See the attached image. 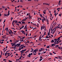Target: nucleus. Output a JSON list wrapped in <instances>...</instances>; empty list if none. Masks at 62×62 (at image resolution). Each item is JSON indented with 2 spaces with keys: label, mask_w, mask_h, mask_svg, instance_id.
<instances>
[{
  "label": "nucleus",
  "mask_w": 62,
  "mask_h": 62,
  "mask_svg": "<svg viewBox=\"0 0 62 62\" xmlns=\"http://www.w3.org/2000/svg\"><path fill=\"white\" fill-rule=\"evenodd\" d=\"M35 52V51H34V50L33 51H32V53H33L34 55H36V54H35L34 53Z\"/></svg>",
  "instance_id": "nucleus-5"
},
{
  "label": "nucleus",
  "mask_w": 62,
  "mask_h": 62,
  "mask_svg": "<svg viewBox=\"0 0 62 62\" xmlns=\"http://www.w3.org/2000/svg\"><path fill=\"white\" fill-rule=\"evenodd\" d=\"M43 59H41L40 58V59L39 60L40 61H41Z\"/></svg>",
  "instance_id": "nucleus-25"
},
{
  "label": "nucleus",
  "mask_w": 62,
  "mask_h": 62,
  "mask_svg": "<svg viewBox=\"0 0 62 62\" xmlns=\"http://www.w3.org/2000/svg\"><path fill=\"white\" fill-rule=\"evenodd\" d=\"M43 5H46V3H43Z\"/></svg>",
  "instance_id": "nucleus-49"
},
{
  "label": "nucleus",
  "mask_w": 62,
  "mask_h": 62,
  "mask_svg": "<svg viewBox=\"0 0 62 62\" xmlns=\"http://www.w3.org/2000/svg\"><path fill=\"white\" fill-rule=\"evenodd\" d=\"M31 49L32 51H34V50H33V48H31Z\"/></svg>",
  "instance_id": "nucleus-36"
},
{
  "label": "nucleus",
  "mask_w": 62,
  "mask_h": 62,
  "mask_svg": "<svg viewBox=\"0 0 62 62\" xmlns=\"http://www.w3.org/2000/svg\"><path fill=\"white\" fill-rule=\"evenodd\" d=\"M51 53H49V54H50V55H53Z\"/></svg>",
  "instance_id": "nucleus-24"
},
{
  "label": "nucleus",
  "mask_w": 62,
  "mask_h": 62,
  "mask_svg": "<svg viewBox=\"0 0 62 62\" xmlns=\"http://www.w3.org/2000/svg\"><path fill=\"white\" fill-rule=\"evenodd\" d=\"M61 3V0H60L59 1V2L58 3Z\"/></svg>",
  "instance_id": "nucleus-45"
},
{
  "label": "nucleus",
  "mask_w": 62,
  "mask_h": 62,
  "mask_svg": "<svg viewBox=\"0 0 62 62\" xmlns=\"http://www.w3.org/2000/svg\"><path fill=\"white\" fill-rule=\"evenodd\" d=\"M3 41H2L1 42V44H2V43H3Z\"/></svg>",
  "instance_id": "nucleus-60"
},
{
  "label": "nucleus",
  "mask_w": 62,
  "mask_h": 62,
  "mask_svg": "<svg viewBox=\"0 0 62 62\" xmlns=\"http://www.w3.org/2000/svg\"><path fill=\"white\" fill-rule=\"evenodd\" d=\"M19 40H17V41H16V42H18L19 41Z\"/></svg>",
  "instance_id": "nucleus-44"
},
{
  "label": "nucleus",
  "mask_w": 62,
  "mask_h": 62,
  "mask_svg": "<svg viewBox=\"0 0 62 62\" xmlns=\"http://www.w3.org/2000/svg\"><path fill=\"white\" fill-rule=\"evenodd\" d=\"M34 50H35V51L37 52V51H38V50H37V49H35Z\"/></svg>",
  "instance_id": "nucleus-35"
},
{
  "label": "nucleus",
  "mask_w": 62,
  "mask_h": 62,
  "mask_svg": "<svg viewBox=\"0 0 62 62\" xmlns=\"http://www.w3.org/2000/svg\"><path fill=\"white\" fill-rule=\"evenodd\" d=\"M46 5H48V6H49V4H47V3H46Z\"/></svg>",
  "instance_id": "nucleus-41"
},
{
  "label": "nucleus",
  "mask_w": 62,
  "mask_h": 62,
  "mask_svg": "<svg viewBox=\"0 0 62 62\" xmlns=\"http://www.w3.org/2000/svg\"><path fill=\"white\" fill-rule=\"evenodd\" d=\"M22 27H21L19 29L20 30H21V29H22Z\"/></svg>",
  "instance_id": "nucleus-53"
},
{
  "label": "nucleus",
  "mask_w": 62,
  "mask_h": 62,
  "mask_svg": "<svg viewBox=\"0 0 62 62\" xmlns=\"http://www.w3.org/2000/svg\"><path fill=\"white\" fill-rule=\"evenodd\" d=\"M53 54H56V53H55L54 52H53Z\"/></svg>",
  "instance_id": "nucleus-23"
},
{
  "label": "nucleus",
  "mask_w": 62,
  "mask_h": 62,
  "mask_svg": "<svg viewBox=\"0 0 62 62\" xmlns=\"http://www.w3.org/2000/svg\"><path fill=\"white\" fill-rule=\"evenodd\" d=\"M21 32L23 34H24V31H21Z\"/></svg>",
  "instance_id": "nucleus-10"
},
{
  "label": "nucleus",
  "mask_w": 62,
  "mask_h": 62,
  "mask_svg": "<svg viewBox=\"0 0 62 62\" xmlns=\"http://www.w3.org/2000/svg\"><path fill=\"white\" fill-rule=\"evenodd\" d=\"M50 31H49L48 33V34H50Z\"/></svg>",
  "instance_id": "nucleus-64"
},
{
  "label": "nucleus",
  "mask_w": 62,
  "mask_h": 62,
  "mask_svg": "<svg viewBox=\"0 0 62 62\" xmlns=\"http://www.w3.org/2000/svg\"><path fill=\"white\" fill-rule=\"evenodd\" d=\"M58 4L59 6H60V5H61V4L60 3H58Z\"/></svg>",
  "instance_id": "nucleus-38"
},
{
  "label": "nucleus",
  "mask_w": 62,
  "mask_h": 62,
  "mask_svg": "<svg viewBox=\"0 0 62 62\" xmlns=\"http://www.w3.org/2000/svg\"><path fill=\"white\" fill-rule=\"evenodd\" d=\"M20 45H21V44H17V46L18 45V46H20Z\"/></svg>",
  "instance_id": "nucleus-13"
},
{
  "label": "nucleus",
  "mask_w": 62,
  "mask_h": 62,
  "mask_svg": "<svg viewBox=\"0 0 62 62\" xmlns=\"http://www.w3.org/2000/svg\"><path fill=\"white\" fill-rule=\"evenodd\" d=\"M8 14H7V15L8 16H9V14H10V13H8Z\"/></svg>",
  "instance_id": "nucleus-22"
},
{
  "label": "nucleus",
  "mask_w": 62,
  "mask_h": 62,
  "mask_svg": "<svg viewBox=\"0 0 62 62\" xmlns=\"http://www.w3.org/2000/svg\"><path fill=\"white\" fill-rule=\"evenodd\" d=\"M15 22V23H18V22H17V20H16Z\"/></svg>",
  "instance_id": "nucleus-11"
},
{
  "label": "nucleus",
  "mask_w": 62,
  "mask_h": 62,
  "mask_svg": "<svg viewBox=\"0 0 62 62\" xmlns=\"http://www.w3.org/2000/svg\"><path fill=\"white\" fill-rule=\"evenodd\" d=\"M30 27L31 28H32V29H33V27H32V28L31 26H30Z\"/></svg>",
  "instance_id": "nucleus-50"
},
{
  "label": "nucleus",
  "mask_w": 62,
  "mask_h": 62,
  "mask_svg": "<svg viewBox=\"0 0 62 62\" xmlns=\"http://www.w3.org/2000/svg\"><path fill=\"white\" fill-rule=\"evenodd\" d=\"M57 40H60V38H58L57 39Z\"/></svg>",
  "instance_id": "nucleus-33"
},
{
  "label": "nucleus",
  "mask_w": 62,
  "mask_h": 62,
  "mask_svg": "<svg viewBox=\"0 0 62 62\" xmlns=\"http://www.w3.org/2000/svg\"><path fill=\"white\" fill-rule=\"evenodd\" d=\"M13 45L14 46V45L16 44V43H13Z\"/></svg>",
  "instance_id": "nucleus-17"
},
{
  "label": "nucleus",
  "mask_w": 62,
  "mask_h": 62,
  "mask_svg": "<svg viewBox=\"0 0 62 62\" xmlns=\"http://www.w3.org/2000/svg\"><path fill=\"white\" fill-rule=\"evenodd\" d=\"M11 28L12 29H14V30H15V29H14V28Z\"/></svg>",
  "instance_id": "nucleus-51"
},
{
  "label": "nucleus",
  "mask_w": 62,
  "mask_h": 62,
  "mask_svg": "<svg viewBox=\"0 0 62 62\" xmlns=\"http://www.w3.org/2000/svg\"><path fill=\"white\" fill-rule=\"evenodd\" d=\"M56 47H58V46H59V45H57L56 46H55Z\"/></svg>",
  "instance_id": "nucleus-42"
},
{
  "label": "nucleus",
  "mask_w": 62,
  "mask_h": 62,
  "mask_svg": "<svg viewBox=\"0 0 62 62\" xmlns=\"http://www.w3.org/2000/svg\"><path fill=\"white\" fill-rule=\"evenodd\" d=\"M5 24L4 23V26H3V30H4V27H5Z\"/></svg>",
  "instance_id": "nucleus-34"
},
{
  "label": "nucleus",
  "mask_w": 62,
  "mask_h": 62,
  "mask_svg": "<svg viewBox=\"0 0 62 62\" xmlns=\"http://www.w3.org/2000/svg\"><path fill=\"white\" fill-rule=\"evenodd\" d=\"M44 29V26H43V29Z\"/></svg>",
  "instance_id": "nucleus-40"
},
{
  "label": "nucleus",
  "mask_w": 62,
  "mask_h": 62,
  "mask_svg": "<svg viewBox=\"0 0 62 62\" xmlns=\"http://www.w3.org/2000/svg\"><path fill=\"white\" fill-rule=\"evenodd\" d=\"M42 58V56H40V58L41 59Z\"/></svg>",
  "instance_id": "nucleus-63"
},
{
  "label": "nucleus",
  "mask_w": 62,
  "mask_h": 62,
  "mask_svg": "<svg viewBox=\"0 0 62 62\" xmlns=\"http://www.w3.org/2000/svg\"><path fill=\"white\" fill-rule=\"evenodd\" d=\"M58 48L59 49L61 50V47L58 46Z\"/></svg>",
  "instance_id": "nucleus-14"
},
{
  "label": "nucleus",
  "mask_w": 62,
  "mask_h": 62,
  "mask_svg": "<svg viewBox=\"0 0 62 62\" xmlns=\"http://www.w3.org/2000/svg\"><path fill=\"white\" fill-rule=\"evenodd\" d=\"M29 19H32V16H31L30 15H29Z\"/></svg>",
  "instance_id": "nucleus-2"
},
{
  "label": "nucleus",
  "mask_w": 62,
  "mask_h": 62,
  "mask_svg": "<svg viewBox=\"0 0 62 62\" xmlns=\"http://www.w3.org/2000/svg\"><path fill=\"white\" fill-rule=\"evenodd\" d=\"M47 21L46 20V21L47 22V23H48V20L47 19Z\"/></svg>",
  "instance_id": "nucleus-62"
},
{
  "label": "nucleus",
  "mask_w": 62,
  "mask_h": 62,
  "mask_svg": "<svg viewBox=\"0 0 62 62\" xmlns=\"http://www.w3.org/2000/svg\"><path fill=\"white\" fill-rule=\"evenodd\" d=\"M23 46H22V47L21 48H21H20L19 49H23Z\"/></svg>",
  "instance_id": "nucleus-19"
},
{
  "label": "nucleus",
  "mask_w": 62,
  "mask_h": 62,
  "mask_svg": "<svg viewBox=\"0 0 62 62\" xmlns=\"http://www.w3.org/2000/svg\"><path fill=\"white\" fill-rule=\"evenodd\" d=\"M8 10V8H6V9H5V10Z\"/></svg>",
  "instance_id": "nucleus-56"
},
{
  "label": "nucleus",
  "mask_w": 62,
  "mask_h": 62,
  "mask_svg": "<svg viewBox=\"0 0 62 62\" xmlns=\"http://www.w3.org/2000/svg\"><path fill=\"white\" fill-rule=\"evenodd\" d=\"M55 45V44H52V47H53V46H54V45Z\"/></svg>",
  "instance_id": "nucleus-8"
},
{
  "label": "nucleus",
  "mask_w": 62,
  "mask_h": 62,
  "mask_svg": "<svg viewBox=\"0 0 62 62\" xmlns=\"http://www.w3.org/2000/svg\"><path fill=\"white\" fill-rule=\"evenodd\" d=\"M16 24V25H18V26H19V24Z\"/></svg>",
  "instance_id": "nucleus-52"
},
{
  "label": "nucleus",
  "mask_w": 62,
  "mask_h": 62,
  "mask_svg": "<svg viewBox=\"0 0 62 62\" xmlns=\"http://www.w3.org/2000/svg\"><path fill=\"white\" fill-rule=\"evenodd\" d=\"M18 50H19V51H21V49L19 48V49H18Z\"/></svg>",
  "instance_id": "nucleus-58"
},
{
  "label": "nucleus",
  "mask_w": 62,
  "mask_h": 62,
  "mask_svg": "<svg viewBox=\"0 0 62 62\" xmlns=\"http://www.w3.org/2000/svg\"><path fill=\"white\" fill-rule=\"evenodd\" d=\"M59 9V10H60V8H58L57 9V10H58V9Z\"/></svg>",
  "instance_id": "nucleus-39"
},
{
  "label": "nucleus",
  "mask_w": 62,
  "mask_h": 62,
  "mask_svg": "<svg viewBox=\"0 0 62 62\" xmlns=\"http://www.w3.org/2000/svg\"><path fill=\"white\" fill-rule=\"evenodd\" d=\"M59 16H60V17H61V14H59Z\"/></svg>",
  "instance_id": "nucleus-30"
},
{
  "label": "nucleus",
  "mask_w": 62,
  "mask_h": 62,
  "mask_svg": "<svg viewBox=\"0 0 62 62\" xmlns=\"http://www.w3.org/2000/svg\"><path fill=\"white\" fill-rule=\"evenodd\" d=\"M15 47H17V44L16 45H15Z\"/></svg>",
  "instance_id": "nucleus-59"
},
{
  "label": "nucleus",
  "mask_w": 62,
  "mask_h": 62,
  "mask_svg": "<svg viewBox=\"0 0 62 62\" xmlns=\"http://www.w3.org/2000/svg\"><path fill=\"white\" fill-rule=\"evenodd\" d=\"M53 28V26H52V28H51V31H52V29Z\"/></svg>",
  "instance_id": "nucleus-20"
},
{
  "label": "nucleus",
  "mask_w": 62,
  "mask_h": 62,
  "mask_svg": "<svg viewBox=\"0 0 62 62\" xmlns=\"http://www.w3.org/2000/svg\"><path fill=\"white\" fill-rule=\"evenodd\" d=\"M27 27V25H26L25 26L24 28V29H25Z\"/></svg>",
  "instance_id": "nucleus-6"
},
{
  "label": "nucleus",
  "mask_w": 62,
  "mask_h": 62,
  "mask_svg": "<svg viewBox=\"0 0 62 62\" xmlns=\"http://www.w3.org/2000/svg\"><path fill=\"white\" fill-rule=\"evenodd\" d=\"M39 39H41V36H40L39 37Z\"/></svg>",
  "instance_id": "nucleus-55"
},
{
  "label": "nucleus",
  "mask_w": 62,
  "mask_h": 62,
  "mask_svg": "<svg viewBox=\"0 0 62 62\" xmlns=\"http://www.w3.org/2000/svg\"><path fill=\"white\" fill-rule=\"evenodd\" d=\"M59 40H58L57 41H56V43H58V42L59 41Z\"/></svg>",
  "instance_id": "nucleus-47"
},
{
  "label": "nucleus",
  "mask_w": 62,
  "mask_h": 62,
  "mask_svg": "<svg viewBox=\"0 0 62 62\" xmlns=\"http://www.w3.org/2000/svg\"><path fill=\"white\" fill-rule=\"evenodd\" d=\"M34 53H35V54H37V52L36 51V50H34Z\"/></svg>",
  "instance_id": "nucleus-15"
},
{
  "label": "nucleus",
  "mask_w": 62,
  "mask_h": 62,
  "mask_svg": "<svg viewBox=\"0 0 62 62\" xmlns=\"http://www.w3.org/2000/svg\"><path fill=\"white\" fill-rule=\"evenodd\" d=\"M43 13L44 14H46V12H45L44 11H43Z\"/></svg>",
  "instance_id": "nucleus-26"
},
{
  "label": "nucleus",
  "mask_w": 62,
  "mask_h": 62,
  "mask_svg": "<svg viewBox=\"0 0 62 62\" xmlns=\"http://www.w3.org/2000/svg\"><path fill=\"white\" fill-rule=\"evenodd\" d=\"M23 53H23V52H21V54H23Z\"/></svg>",
  "instance_id": "nucleus-43"
},
{
  "label": "nucleus",
  "mask_w": 62,
  "mask_h": 62,
  "mask_svg": "<svg viewBox=\"0 0 62 62\" xmlns=\"http://www.w3.org/2000/svg\"><path fill=\"white\" fill-rule=\"evenodd\" d=\"M4 16H6V17H7V16H8V15H7L6 14H4Z\"/></svg>",
  "instance_id": "nucleus-12"
},
{
  "label": "nucleus",
  "mask_w": 62,
  "mask_h": 62,
  "mask_svg": "<svg viewBox=\"0 0 62 62\" xmlns=\"http://www.w3.org/2000/svg\"><path fill=\"white\" fill-rule=\"evenodd\" d=\"M2 8H5V6H2Z\"/></svg>",
  "instance_id": "nucleus-18"
},
{
  "label": "nucleus",
  "mask_w": 62,
  "mask_h": 62,
  "mask_svg": "<svg viewBox=\"0 0 62 62\" xmlns=\"http://www.w3.org/2000/svg\"><path fill=\"white\" fill-rule=\"evenodd\" d=\"M6 34V35H9V34H8V33L7 32Z\"/></svg>",
  "instance_id": "nucleus-48"
},
{
  "label": "nucleus",
  "mask_w": 62,
  "mask_h": 62,
  "mask_svg": "<svg viewBox=\"0 0 62 62\" xmlns=\"http://www.w3.org/2000/svg\"><path fill=\"white\" fill-rule=\"evenodd\" d=\"M18 23H20V24H21V22H18Z\"/></svg>",
  "instance_id": "nucleus-32"
},
{
  "label": "nucleus",
  "mask_w": 62,
  "mask_h": 62,
  "mask_svg": "<svg viewBox=\"0 0 62 62\" xmlns=\"http://www.w3.org/2000/svg\"><path fill=\"white\" fill-rule=\"evenodd\" d=\"M46 48H49L50 46H47Z\"/></svg>",
  "instance_id": "nucleus-21"
},
{
  "label": "nucleus",
  "mask_w": 62,
  "mask_h": 62,
  "mask_svg": "<svg viewBox=\"0 0 62 62\" xmlns=\"http://www.w3.org/2000/svg\"><path fill=\"white\" fill-rule=\"evenodd\" d=\"M8 32L9 34H12V32H9V30H8Z\"/></svg>",
  "instance_id": "nucleus-4"
},
{
  "label": "nucleus",
  "mask_w": 62,
  "mask_h": 62,
  "mask_svg": "<svg viewBox=\"0 0 62 62\" xmlns=\"http://www.w3.org/2000/svg\"><path fill=\"white\" fill-rule=\"evenodd\" d=\"M51 43H53V40H51Z\"/></svg>",
  "instance_id": "nucleus-27"
},
{
  "label": "nucleus",
  "mask_w": 62,
  "mask_h": 62,
  "mask_svg": "<svg viewBox=\"0 0 62 62\" xmlns=\"http://www.w3.org/2000/svg\"><path fill=\"white\" fill-rule=\"evenodd\" d=\"M40 17H42V18H43V17L42 16V15L40 14Z\"/></svg>",
  "instance_id": "nucleus-16"
},
{
  "label": "nucleus",
  "mask_w": 62,
  "mask_h": 62,
  "mask_svg": "<svg viewBox=\"0 0 62 62\" xmlns=\"http://www.w3.org/2000/svg\"><path fill=\"white\" fill-rule=\"evenodd\" d=\"M22 23H25V22L24 21H23Z\"/></svg>",
  "instance_id": "nucleus-29"
},
{
  "label": "nucleus",
  "mask_w": 62,
  "mask_h": 62,
  "mask_svg": "<svg viewBox=\"0 0 62 62\" xmlns=\"http://www.w3.org/2000/svg\"><path fill=\"white\" fill-rule=\"evenodd\" d=\"M2 54L3 52L2 51H1V55H2Z\"/></svg>",
  "instance_id": "nucleus-37"
},
{
  "label": "nucleus",
  "mask_w": 62,
  "mask_h": 62,
  "mask_svg": "<svg viewBox=\"0 0 62 62\" xmlns=\"http://www.w3.org/2000/svg\"><path fill=\"white\" fill-rule=\"evenodd\" d=\"M15 21L16 20H13L12 23L13 24V23H15Z\"/></svg>",
  "instance_id": "nucleus-7"
},
{
  "label": "nucleus",
  "mask_w": 62,
  "mask_h": 62,
  "mask_svg": "<svg viewBox=\"0 0 62 62\" xmlns=\"http://www.w3.org/2000/svg\"><path fill=\"white\" fill-rule=\"evenodd\" d=\"M44 12H46V10H45V9L44 10Z\"/></svg>",
  "instance_id": "nucleus-57"
},
{
  "label": "nucleus",
  "mask_w": 62,
  "mask_h": 62,
  "mask_svg": "<svg viewBox=\"0 0 62 62\" xmlns=\"http://www.w3.org/2000/svg\"><path fill=\"white\" fill-rule=\"evenodd\" d=\"M9 50L7 51H6V53H8V52H9Z\"/></svg>",
  "instance_id": "nucleus-54"
},
{
  "label": "nucleus",
  "mask_w": 62,
  "mask_h": 62,
  "mask_svg": "<svg viewBox=\"0 0 62 62\" xmlns=\"http://www.w3.org/2000/svg\"><path fill=\"white\" fill-rule=\"evenodd\" d=\"M26 49H24V50H22V51H20V52H24V51H26Z\"/></svg>",
  "instance_id": "nucleus-1"
},
{
  "label": "nucleus",
  "mask_w": 62,
  "mask_h": 62,
  "mask_svg": "<svg viewBox=\"0 0 62 62\" xmlns=\"http://www.w3.org/2000/svg\"><path fill=\"white\" fill-rule=\"evenodd\" d=\"M24 27V26H22V28H23V27Z\"/></svg>",
  "instance_id": "nucleus-61"
},
{
  "label": "nucleus",
  "mask_w": 62,
  "mask_h": 62,
  "mask_svg": "<svg viewBox=\"0 0 62 62\" xmlns=\"http://www.w3.org/2000/svg\"><path fill=\"white\" fill-rule=\"evenodd\" d=\"M31 54H29V55H27V56H29V57H31Z\"/></svg>",
  "instance_id": "nucleus-3"
},
{
  "label": "nucleus",
  "mask_w": 62,
  "mask_h": 62,
  "mask_svg": "<svg viewBox=\"0 0 62 62\" xmlns=\"http://www.w3.org/2000/svg\"><path fill=\"white\" fill-rule=\"evenodd\" d=\"M8 28H7L6 29V31H7V32H8Z\"/></svg>",
  "instance_id": "nucleus-9"
},
{
  "label": "nucleus",
  "mask_w": 62,
  "mask_h": 62,
  "mask_svg": "<svg viewBox=\"0 0 62 62\" xmlns=\"http://www.w3.org/2000/svg\"><path fill=\"white\" fill-rule=\"evenodd\" d=\"M54 40H55V41H57V39H54Z\"/></svg>",
  "instance_id": "nucleus-28"
},
{
  "label": "nucleus",
  "mask_w": 62,
  "mask_h": 62,
  "mask_svg": "<svg viewBox=\"0 0 62 62\" xmlns=\"http://www.w3.org/2000/svg\"><path fill=\"white\" fill-rule=\"evenodd\" d=\"M11 21H12V20H13V17H11Z\"/></svg>",
  "instance_id": "nucleus-31"
},
{
  "label": "nucleus",
  "mask_w": 62,
  "mask_h": 62,
  "mask_svg": "<svg viewBox=\"0 0 62 62\" xmlns=\"http://www.w3.org/2000/svg\"><path fill=\"white\" fill-rule=\"evenodd\" d=\"M26 19H23V20H22V21H25Z\"/></svg>",
  "instance_id": "nucleus-46"
}]
</instances>
